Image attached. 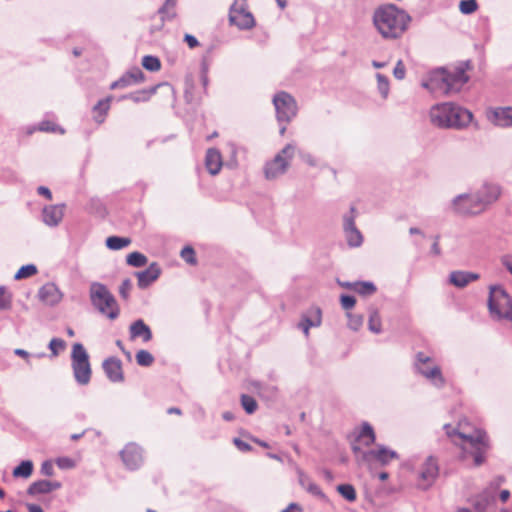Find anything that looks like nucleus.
Wrapping results in <instances>:
<instances>
[{"instance_id":"nucleus-35","label":"nucleus","mask_w":512,"mask_h":512,"mask_svg":"<svg viewBox=\"0 0 512 512\" xmlns=\"http://www.w3.org/2000/svg\"><path fill=\"white\" fill-rule=\"evenodd\" d=\"M33 472V463L30 460H23L13 469L14 477L28 478Z\"/></svg>"},{"instance_id":"nucleus-11","label":"nucleus","mask_w":512,"mask_h":512,"mask_svg":"<svg viewBox=\"0 0 512 512\" xmlns=\"http://www.w3.org/2000/svg\"><path fill=\"white\" fill-rule=\"evenodd\" d=\"M352 450L355 454L361 453L360 461L362 463L370 464L373 461L380 463L385 466L388 465L392 460L398 459L399 455L395 450L389 449L384 445H378L376 449L368 451H361L358 446H352Z\"/></svg>"},{"instance_id":"nucleus-22","label":"nucleus","mask_w":512,"mask_h":512,"mask_svg":"<svg viewBox=\"0 0 512 512\" xmlns=\"http://www.w3.org/2000/svg\"><path fill=\"white\" fill-rule=\"evenodd\" d=\"M65 204L45 206L42 210V220L49 227H56L64 217Z\"/></svg>"},{"instance_id":"nucleus-20","label":"nucleus","mask_w":512,"mask_h":512,"mask_svg":"<svg viewBox=\"0 0 512 512\" xmlns=\"http://www.w3.org/2000/svg\"><path fill=\"white\" fill-rule=\"evenodd\" d=\"M40 301L48 306L57 305L63 298V294L56 284L48 282L38 291Z\"/></svg>"},{"instance_id":"nucleus-6","label":"nucleus","mask_w":512,"mask_h":512,"mask_svg":"<svg viewBox=\"0 0 512 512\" xmlns=\"http://www.w3.org/2000/svg\"><path fill=\"white\" fill-rule=\"evenodd\" d=\"M71 367L78 385L86 386L90 383L92 369L89 355L81 343H75L72 346Z\"/></svg>"},{"instance_id":"nucleus-52","label":"nucleus","mask_w":512,"mask_h":512,"mask_svg":"<svg viewBox=\"0 0 512 512\" xmlns=\"http://www.w3.org/2000/svg\"><path fill=\"white\" fill-rule=\"evenodd\" d=\"M131 289H132L131 280L129 278L124 279L119 287L120 296L125 300L128 299Z\"/></svg>"},{"instance_id":"nucleus-42","label":"nucleus","mask_w":512,"mask_h":512,"mask_svg":"<svg viewBox=\"0 0 512 512\" xmlns=\"http://www.w3.org/2000/svg\"><path fill=\"white\" fill-rule=\"evenodd\" d=\"M37 267L34 264H26L19 268V270L15 273L14 279L21 280L25 278H29L37 273Z\"/></svg>"},{"instance_id":"nucleus-32","label":"nucleus","mask_w":512,"mask_h":512,"mask_svg":"<svg viewBox=\"0 0 512 512\" xmlns=\"http://www.w3.org/2000/svg\"><path fill=\"white\" fill-rule=\"evenodd\" d=\"M156 92V87L144 89L122 96L121 99H130L135 103L146 102Z\"/></svg>"},{"instance_id":"nucleus-25","label":"nucleus","mask_w":512,"mask_h":512,"mask_svg":"<svg viewBox=\"0 0 512 512\" xmlns=\"http://www.w3.org/2000/svg\"><path fill=\"white\" fill-rule=\"evenodd\" d=\"M61 487L62 484L59 481L42 479L31 483L27 489V494L29 496L35 497L38 495L49 494L52 491L60 489Z\"/></svg>"},{"instance_id":"nucleus-9","label":"nucleus","mask_w":512,"mask_h":512,"mask_svg":"<svg viewBox=\"0 0 512 512\" xmlns=\"http://www.w3.org/2000/svg\"><path fill=\"white\" fill-rule=\"evenodd\" d=\"M272 102L278 122L287 124L297 115V102L289 93L285 91L276 93L273 96Z\"/></svg>"},{"instance_id":"nucleus-5","label":"nucleus","mask_w":512,"mask_h":512,"mask_svg":"<svg viewBox=\"0 0 512 512\" xmlns=\"http://www.w3.org/2000/svg\"><path fill=\"white\" fill-rule=\"evenodd\" d=\"M488 308L493 319L512 322V298L502 286H490Z\"/></svg>"},{"instance_id":"nucleus-24","label":"nucleus","mask_w":512,"mask_h":512,"mask_svg":"<svg viewBox=\"0 0 512 512\" xmlns=\"http://www.w3.org/2000/svg\"><path fill=\"white\" fill-rule=\"evenodd\" d=\"M103 370L107 378L114 383L122 382L124 380L122 363L116 357H110L104 360L102 364Z\"/></svg>"},{"instance_id":"nucleus-61","label":"nucleus","mask_w":512,"mask_h":512,"mask_svg":"<svg viewBox=\"0 0 512 512\" xmlns=\"http://www.w3.org/2000/svg\"><path fill=\"white\" fill-rule=\"evenodd\" d=\"M207 73H208V68H207L206 64L203 63L202 67H201V82H202L204 89L207 88V85L209 82Z\"/></svg>"},{"instance_id":"nucleus-12","label":"nucleus","mask_w":512,"mask_h":512,"mask_svg":"<svg viewBox=\"0 0 512 512\" xmlns=\"http://www.w3.org/2000/svg\"><path fill=\"white\" fill-rule=\"evenodd\" d=\"M439 461L434 455H429L421 464L418 472V487L423 490L429 489L439 476Z\"/></svg>"},{"instance_id":"nucleus-16","label":"nucleus","mask_w":512,"mask_h":512,"mask_svg":"<svg viewBox=\"0 0 512 512\" xmlns=\"http://www.w3.org/2000/svg\"><path fill=\"white\" fill-rule=\"evenodd\" d=\"M487 120L500 128L512 127V106L490 107L486 111Z\"/></svg>"},{"instance_id":"nucleus-34","label":"nucleus","mask_w":512,"mask_h":512,"mask_svg":"<svg viewBox=\"0 0 512 512\" xmlns=\"http://www.w3.org/2000/svg\"><path fill=\"white\" fill-rule=\"evenodd\" d=\"M358 438L364 440V445L366 446H370L375 442L376 435L374 429L368 422L362 424Z\"/></svg>"},{"instance_id":"nucleus-26","label":"nucleus","mask_w":512,"mask_h":512,"mask_svg":"<svg viewBox=\"0 0 512 512\" xmlns=\"http://www.w3.org/2000/svg\"><path fill=\"white\" fill-rule=\"evenodd\" d=\"M160 274L161 269L159 265L156 262L151 263L145 270L136 272L138 287L140 289H146L159 278Z\"/></svg>"},{"instance_id":"nucleus-64","label":"nucleus","mask_w":512,"mask_h":512,"mask_svg":"<svg viewBox=\"0 0 512 512\" xmlns=\"http://www.w3.org/2000/svg\"><path fill=\"white\" fill-rule=\"evenodd\" d=\"M281 512H302V508L297 503H291Z\"/></svg>"},{"instance_id":"nucleus-51","label":"nucleus","mask_w":512,"mask_h":512,"mask_svg":"<svg viewBox=\"0 0 512 512\" xmlns=\"http://www.w3.org/2000/svg\"><path fill=\"white\" fill-rule=\"evenodd\" d=\"M182 259L189 264H196L195 251L191 246H185L180 253Z\"/></svg>"},{"instance_id":"nucleus-23","label":"nucleus","mask_w":512,"mask_h":512,"mask_svg":"<svg viewBox=\"0 0 512 512\" xmlns=\"http://www.w3.org/2000/svg\"><path fill=\"white\" fill-rule=\"evenodd\" d=\"M144 79V73L138 67L132 68L131 70L124 73L118 80L114 81L110 85V89L126 88L131 85L142 82Z\"/></svg>"},{"instance_id":"nucleus-45","label":"nucleus","mask_w":512,"mask_h":512,"mask_svg":"<svg viewBox=\"0 0 512 512\" xmlns=\"http://www.w3.org/2000/svg\"><path fill=\"white\" fill-rule=\"evenodd\" d=\"M137 364L143 367H149L154 362L153 355L147 350H139L136 354Z\"/></svg>"},{"instance_id":"nucleus-27","label":"nucleus","mask_w":512,"mask_h":512,"mask_svg":"<svg viewBox=\"0 0 512 512\" xmlns=\"http://www.w3.org/2000/svg\"><path fill=\"white\" fill-rule=\"evenodd\" d=\"M480 278L478 273L456 270L449 274V283L457 288H464L469 283L476 281Z\"/></svg>"},{"instance_id":"nucleus-49","label":"nucleus","mask_w":512,"mask_h":512,"mask_svg":"<svg viewBox=\"0 0 512 512\" xmlns=\"http://www.w3.org/2000/svg\"><path fill=\"white\" fill-rule=\"evenodd\" d=\"M348 326L350 329L357 331L363 325L364 318L361 314H353L347 312Z\"/></svg>"},{"instance_id":"nucleus-39","label":"nucleus","mask_w":512,"mask_h":512,"mask_svg":"<svg viewBox=\"0 0 512 512\" xmlns=\"http://www.w3.org/2000/svg\"><path fill=\"white\" fill-rule=\"evenodd\" d=\"M147 261V257L137 251L130 253L126 258L127 264L136 268L146 265Z\"/></svg>"},{"instance_id":"nucleus-21","label":"nucleus","mask_w":512,"mask_h":512,"mask_svg":"<svg viewBox=\"0 0 512 512\" xmlns=\"http://www.w3.org/2000/svg\"><path fill=\"white\" fill-rule=\"evenodd\" d=\"M469 502L476 512H487L488 508L495 503V495L491 489H484L471 496Z\"/></svg>"},{"instance_id":"nucleus-10","label":"nucleus","mask_w":512,"mask_h":512,"mask_svg":"<svg viewBox=\"0 0 512 512\" xmlns=\"http://www.w3.org/2000/svg\"><path fill=\"white\" fill-rule=\"evenodd\" d=\"M451 209L459 215H478L485 210L482 203H478L477 193H463L455 196L451 201Z\"/></svg>"},{"instance_id":"nucleus-62","label":"nucleus","mask_w":512,"mask_h":512,"mask_svg":"<svg viewBox=\"0 0 512 512\" xmlns=\"http://www.w3.org/2000/svg\"><path fill=\"white\" fill-rule=\"evenodd\" d=\"M501 262L503 266L512 274V256L505 255L502 257Z\"/></svg>"},{"instance_id":"nucleus-18","label":"nucleus","mask_w":512,"mask_h":512,"mask_svg":"<svg viewBox=\"0 0 512 512\" xmlns=\"http://www.w3.org/2000/svg\"><path fill=\"white\" fill-rule=\"evenodd\" d=\"M125 466L136 470L143 464V449L136 443L127 444L120 453Z\"/></svg>"},{"instance_id":"nucleus-38","label":"nucleus","mask_w":512,"mask_h":512,"mask_svg":"<svg viewBox=\"0 0 512 512\" xmlns=\"http://www.w3.org/2000/svg\"><path fill=\"white\" fill-rule=\"evenodd\" d=\"M368 329L375 334H379L382 331L381 317L378 311L375 309L370 310L368 319Z\"/></svg>"},{"instance_id":"nucleus-60","label":"nucleus","mask_w":512,"mask_h":512,"mask_svg":"<svg viewBox=\"0 0 512 512\" xmlns=\"http://www.w3.org/2000/svg\"><path fill=\"white\" fill-rule=\"evenodd\" d=\"M184 41L187 43L189 48H195L199 45L197 38L191 34H185Z\"/></svg>"},{"instance_id":"nucleus-43","label":"nucleus","mask_w":512,"mask_h":512,"mask_svg":"<svg viewBox=\"0 0 512 512\" xmlns=\"http://www.w3.org/2000/svg\"><path fill=\"white\" fill-rule=\"evenodd\" d=\"M142 66L151 72H156L161 68V62L158 57L153 55H146L142 59Z\"/></svg>"},{"instance_id":"nucleus-13","label":"nucleus","mask_w":512,"mask_h":512,"mask_svg":"<svg viewBox=\"0 0 512 512\" xmlns=\"http://www.w3.org/2000/svg\"><path fill=\"white\" fill-rule=\"evenodd\" d=\"M229 21L241 30H249L255 26V20L251 12L247 10L246 3L235 1L229 10Z\"/></svg>"},{"instance_id":"nucleus-44","label":"nucleus","mask_w":512,"mask_h":512,"mask_svg":"<svg viewBox=\"0 0 512 512\" xmlns=\"http://www.w3.org/2000/svg\"><path fill=\"white\" fill-rule=\"evenodd\" d=\"M240 400L241 405L247 414H253L256 411L258 405L252 396L242 394Z\"/></svg>"},{"instance_id":"nucleus-63","label":"nucleus","mask_w":512,"mask_h":512,"mask_svg":"<svg viewBox=\"0 0 512 512\" xmlns=\"http://www.w3.org/2000/svg\"><path fill=\"white\" fill-rule=\"evenodd\" d=\"M37 193L39 195L46 197L48 200L52 199V193H51L50 189L46 186H39L37 188Z\"/></svg>"},{"instance_id":"nucleus-31","label":"nucleus","mask_w":512,"mask_h":512,"mask_svg":"<svg viewBox=\"0 0 512 512\" xmlns=\"http://www.w3.org/2000/svg\"><path fill=\"white\" fill-rule=\"evenodd\" d=\"M252 386L262 398L270 399L276 396L277 388L273 385L264 384L259 381L252 382Z\"/></svg>"},{"instance_id":"nucleus-40","label":"nucleus","mask_w":512,"mask_h":512,"mask_svg":"<svg viewBox=\"0 0 512 512\" xmlns=\"http://www.w3.org/2000/svg\"><path fill=\"white\" fill-rule=\"evenodd\" d=\"M337 491L349 502H354L357 498L356 490L351 484H340L337 486Z\"/></svg>"},{"instance_id":"nucleus-59","label":"nucleus","mask_w":512,"mask_h":512,"mask_svg":"<svg viewBox=\"0 0 512 512\" xmlns=\"http://www.w3.org/2000/svg\"><path fill=\"white\" fill-rule=\"evenodd\" d=\"M234 445L242 452H248L252 449L251 445L240 438L233 439Z\"/></svg>"},{"instance_id":"nucleus-8","label":"nucleus","mask_w":512,"mask_h":512,"mask_svg":"<svg viewBox=\"0 0 512 512\" xmlns=\"http://www.w3.org/2000/svg\"><path fill=\"white\" fill-rule=\"evenodd\" d=\"M295 153V146L287 144L275 157L266 163L264 168L265 177L273 180L283 175L289 167Z\"/></svg>"},{"instance_id":"nucleus-36","label":"nucleus","mask_w":512,"mask_h":512,"mask_svg":"<svg viewBox=\"0 0 512 512\" xmlns=\"http://www.w3.org/2000/svg\"><path fill=\"white\" fill-rule=\"evenodd\" d=\"M177 0H165V3L160 7L159 14L161 15L162 20H172L176 16V12L174 10L176 6Z\"/></svg>"},{"instance_id":"nucleus-33","label":"nucleus","mask_w":512,"mask_h":512,"mask_svg":"<svg viewBox=\"0 0 512 512\" xmlns=\"http://www.w3.org/2000/svg\"><path fill=\"white\" fill-rule=\"evenodd\" d=\"M377 288L373 282L370 281H356L353 285V291L362 295L369 296L376 292Z\"/></svg>"},{"instance_id":"nucleus-30","label":"nucleus","mask_w":512,"mask_h":512,"mask_svg":"<svg viewBox=\"0 0 512 512\" xmlns=\"http://www.w3.org/2000/svg\"><path fill=\"white\" fill-rule=\"evenodd\" d=\"M111 97L99 100L93 107V119L96 123L102 124L105 121L106 115L110 109Z\"/></svg>"},{"instance_id":"nucleus-55","label":"nucleus","mask_w":512,"mask_h":512,"mask_svg":"<svg viewBox=\"0 0 512 512\" xmlns=\"http://www.w3.org/2000/svg\"><path fill=\"white\" fill-rule=\"evenodd\" d=\"M318 326H320V321L318 319H316V321L314 323H312L310 321V318H307V316H304L300 323V327L302 328L303 332L306 335H308L309 329L311 327H318Z\"/></svg>"},{"instance_id":"nucleus-57","label":"nucleus","mask_w":512,"mask_h":512,"mask_svg":"<svg viewBox=\"0 0 512 512\" xmlns=\"http://www.w3.org/2000/svg\"><path fill=\"white\" fill-rule=\"evenodd\" d=\"M40 472L44 476H53L54 475V466L50 460H46L42 463Z\"/></svg>"},{"instance_id":"nucleus-41","label":"nucleus","mask_w":512,"mask_h":512,"mask_svg":"<svg viewBox=\"0 0 512 512\" xmlns=\"http://www.w3.org/2000/svg\"><path fill=\"white\" fill-rule=\"evenodd\" d=\"M376 80H377V89H378L379 93L381 94L383 99H386L389 95V90H390V84H389L388 77L381 73H377Z\"/></svg>"},{"instance_id":"nucleus-19","label":"nucleus","mask_w":512,"mask_h":512,"mask_svg":"<svg viewBox=\"0 0 512 512\" xmlns=\"http://www.w3.org/2000/svg\"><path fill=\"white\" fill-rule=\"evenodd\" d=\"M501 191V187L497 183H483V185L476 191L478 195V203H482L483 207L486 209L489 205L499 199Z\"/></svg>"},{"instance_id":"nucleus-53","label":"nucleus","mask_w":512,"mask_h":512,"mask_svg":"<svg viewBox=\"0 0 512 512\" xmlns=\"http://www.w3.org/2000/svg\"><path fill=\"white\" fill-rule=\"evenodd\" d=\"M340 303L343 309L350 310L355 306L356 299L352 295L342 294L340 297Z\"/></svg>"},{"instance_id":"nucleus-1","label":"nucleus","mask_w":512,"mask_h":512,"mask_svg":"<svg viewBox=\"0 0 512 512\" xmlns=\"http://www.w3.org/2000/svg\"><path fill=\"white\" fill-rule=\"evenodd\" d=\"M373 25L386 40H395L406 32L411 21L410 15L395 4H383L373 13Z\"/></svg>"},{"instance_id":"nucleus-28","label":"nucleus","mask_w":512,"mask_h":512,"mask_svg":"<svg viewBox=\"0 0 512 512\" xmlns=\"http://www.w3.org/2000/svg\"><path fill=\"white\" fill-rule=\"evenodd\" d=\"M222 156L218 149L209 148L205 155V167L211 175H217L222 168Z\"/></svg>"},{"instance_id":"nucleus-14","label":"nucleus","mask_w":512,"mask_h":512,"mask_svg":"<svg viewBox=\"0 0 512 512\" xmlns=\"http://www.w3.org/2000/svg\"><path fill=\"white\" fill-rule=\"evenodd\" d=\"M356 209L354 206L350 207L349 213L343 216V231L347 244L350 247L356 248L362 245L363 236L355 224Z\"/></svg>"},{"instance_id":"nucleus-54","label":"nucleus","mask_w":512,"mask_h":512,"mask_svg":"<svg viewBox=\"0 0 512 512\" xmlns=\"http://www.w3.org/2000/svg\"><path fill=\"white\" fill-rule=\"evenodd\" d=\"M56 464L60 469H71L75 466V462L70 457H59Z\"/></svg>"},{"instance_id":"nucleus-46","label":"nucleus","mask_w":512,"mask_h":512,"mask_svg":"<svg viewBox=\"0 0 512 512\" xmlns=\"http://www.w3.org/2000/svg\"><path fill=\"white\" fill-rule=\"evenodd\" d=\"M38 131L42 132H59L60 134H63L65 131L63 128L58 126L52 121L49 120H43L41 121L37 126Z\"/></svg>"},{"instance_id":"nucleus-4","label":"nucleus","mask_w":512,"mask_h":512,"mask_svg":"<svg viewBox=\"0 0 512 512\" xmlns=\"http://www.w3.org/2000/svg\"><path fill=\"white\" fill-rule=\"evenodd\" d=\"M89 298L92 306L110 320H115L120 314V308L115 296L106 285L92 282L89 287Z\"/></svg>"},{"instance_id":"nucleus-15","label":"nucleus","mask_w":512,"mask_h":512,"mask_svg":"<svg viewBox=\"0 0 512 512\" xmlns=\"http://www.w3.org/2000/svg\"><path fill=\"white\" fill-rule=\"evenodd\" d=\"M421 86L434 95H447V76L446 70L443 68L432 71L427 79L421 82Z\"/></svg>"},{"instance_id":"nucleus-50","label":"nucleus","mask_w":512,"mask_h":512,"mask_svg":"<svg viewBox=\"0 0 512 512\" xmlns=\"http://www.w3.org/2000/svg\"><path fill=\"white\" fill-rule=\"evenodd\" d=\"M12 296L4 286H0V310H7L11 307Z\"/></svg>"},{"instance_id":"nucleus-17","label":"nucleus","mask_w":512,"mask_h":512,"mask_svg":"<svg viewBox=\"0 0 512 512\" xmlns=\"http://www.w3.org/2000/svg\"><path fill=\"white\" fill-rule=\"evenodd\" d=\"M468 64V62L461 64L452 71L446 70L448 86L447 95L459 92L461 88L468 82L469 77L466 75V68Z\"/></svg>"},{"instance_id":"nucleus-3","label":"nucleus","mask_w":512,"mask_h":512,"mask_svg":"<svg viewBox=\"0 0 512 512\" xmlns=\"http://www.w3.org/2000/svg\"><path fill=\"white\" fill-rule=\"evenodd\" d=\"M444 429L449 438L455 443L456 439L463 442L462 449L465 453L472 456L474 465L480 466L485 461V454L489 448L488 438L485 432L478 431L475 436L465 435L460 433L455 427L450 424H445Z\"/></svg>"},{"instance_id":"nucleus-37","label":"nucleus","mask_w":512,"mask_h":512,"mask_svg":"<svg viewBox=\"0 0 512 512\" xmlns=\"http://www.w3.org/2000/svg\"><path fill=\"white\" fill-rule=\"evenodd\" d=\"M106 246L110 250H120L131 243V240L126 237L110 236L106 239Z\"/></svg>"},{"instance_id":"nucleus-56","label":"nucleus","mask_w":512,"mask_h":512,"mask_svg":"<svg viewBox=\"0 0 512 512\" xmlns=\"http://www.w3.org/2000/svg\"><path fill=\"white\" fill-rule=\"evenodd\" d=\"M406 69L401 60H399L393 70V75L396 79L402 80L405 77Z\"/></svg>"},{"instance_id":"nucleus-48","label":"nucleus","mask_w":512,"mask_h":512,"mask_svg":"<svg viewBox=\"0 0 512 512\" xmlns=\"http://www.w3.org/2000/svg\"><path fill=\"white\" fill-rule=\"evenodd\" d=\"M478 8L476 0H461L459 10L464 15H469L475 12Z\"/></svg>"},{"instance_id":"nucleus-7","label":"nucleus","mask_w":512,"mask_h":512,"mask_svg":"<svg viewBox=\"0 0 512 512\" xmlns=\"http://www.w3.org/2000/svg\"><path fill=\"white\" fill-rule=\"evenodd\" d=\"M415 370L418 374L427 379L436 388L445 385V379L441 368L434 363V360L424 352H418L415 356Z\"/></svg>"},{"instance_id":"nucleus-2","label":"nucleus","mask_w":512,"mask_h":512,"mask_svg":"<svg viewBox=\"0 0 512 512\" xmlns=\"http://www.w3.org/2000/svg\"><path fill=\"white\" fill-rule=\"evenodd\" d=\"M472 119L471 111L453 102L438 103L429 110L430 123L441 129L461 130L468 127Z\"/></svg>"},{"instance_id":"nucleus-47","label":"nucleus","mask_w":512,"mask_h":512,"mask_svg":"<svg viewBox=\"0 0 512 512\" xmlns=\"http://www.w3.org/2000/svg\"><path fill=\"white\" fill-rule=\"evenodd\" d=\"M65 347L66 343L64 340L60 338H52L48 345V348L51 351V357L58 356L59 353L65 349Z\"/></svg>"},{"instance_id":"nucleus-58","label":"nucleus","mask_w":512,"mask_h":512,"mask_svg":"<svg viewBox=\"0 0 512 512\" xmlns=\"http://www.w3.org/2000/svg\"><path fill=\"white\" fill-rule=\"evenodd\" d=\"M305 489L314 496L324 497V493L321 488L314 482H309Z\"/></svg>"},{"instance_id":"nucleus-29","label":"nucleus","mask_w":512,"mask_h":512,"mask_svg":"<svg viewBox=\"0 0 512 512\" xmlns=\"http://www.w3.org/2000/svg\"><path fill=\"white\" fill-rule=\"evenodd\" d=\"M131 339L142 338L143 342H148L152 339V332L150 327L142 320L134 321L129 328Z\"/></svg>"}]
</instances>
